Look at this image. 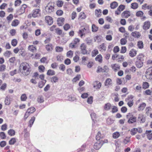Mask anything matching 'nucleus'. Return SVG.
Returning <instances> with one entry per match:
<instances>
[{"label": "nucleus", "instance_id": "1", "mask_svg": "<svg viewBox=\"0 0 152 152\" xmlns=\"http://www.w3.org/2000/svg\"><path fill=\"white\" fill-rule=\"evenodd\" d=\"M30 69V67L29 64L26 62L21 64L19 66L20 72L24 75H27L29 74Z\"/></svg>", "mask_w": 152, "mask_h": 152}, {"label": "nucleus", "instance_id": "2", "mask_svg": "<svg viewBox=\"0 0 152 152\" xmlns=\"http://www.w3.org/2000/svg\"><path fill=\"white\" fill-rule=\"evenodd\" d=\"M45 11L47 14H50L54 11V4L52 3H49L45 9Z\"/></svg>", "mask_w": 152, "mask_h": 152}, {"label": "nucleus", "instance_id": "3", "mask_svg": "<svg viewBox=\"0 0 152 152\" xmlns=\"http://www.w3.org/2000/svg\"><path fill=\"white\" fill-rule=\"evenodd\" d=\"M126 118L129 119L128 121V122L129 124H133L136 122L137 118L136 117L132 115H131L130 113L126 115Z\"/></svg>", "mask_w": 152, "mask_h": 152}, {"label": "nucleus", "instance_id": "4", "mask_svg": "<svg viewBox=\"0 0 152 152\" xmlns=\"http://www.w3.org/2000/svg\"><path fill=\"white\" fill-rule=\"evenodd\" d=\"M87 47L85 44H81L80 46V49L81 53L83 55L87 54L88 51L87 50Z\"/></svg>", "mask_w": 152, "mask_h": 152}, {"label": "nucleus", "instance_id": "5", "mask_svg": "<svg viewBox=\"0 0 152 152\" xmlns=\"http://www.w3.org/2000/svg\"><path fill=\"white\" fill-rule=\"evenodd\" d=\"M88 32V29L87 28H84L80 29L78 31V34L81 37L83 36L85 37L86 34Z\"/></svg>", "mask_w": 152, "mask_h": 152}, {"label": "nucleus", "instance_id": "6", "mask_svg": "<svg viewBox=\"0 0 152 152\" xmlns=\"http://www.w3.org/2000/svg\"><path fill=\"white\" fill-rule=\"evenodd\" d=\"M145 76L147 79H152V67L148 68L146 72Z\"/></svg>", "mask_w": 152, "mask_h": 152}, {"label": "nucleus", "instance_id": "7", "mask_svg": "<svg viewBox=\"0 0 152 152\" xmlns=\"http://www.w3.org/2000/svg\"><path fill=\"white\" fill-rule=\"evenodd\" d=\"M41 15L40 10L37 9L33 10L32 16L34 18H36L40 16Z\"/></svg>", "mask_w": 152, "mask_h": 152}, {"label": "nucleus", "instance_id": "8", "mask_svg": "<svg viewBox=\"0 0 152 152\" xmlns=\"http://www.w3.org/2000/svg\"><path fill=\"white\" fill-rule=\"evenodd\" d=\"M131 15V12L129 11L126 10L124 11L121 14L123 18H127Z\"/></svg>", "mask_w": 152, "mask_h": 152}, {"label": "nucleus", "instance_id": "9", "mask_svg": "<svg viewBox=\"0 0 152 152\" xmlns=\"http://www.w3.org/2000/svg\"><path fill=\"white\" fill-rule=\"evenodd\" d=\"M45 22L48 25H50L53 23V19L50 16H47L45 18Z\"/></svg>", "mask_w": 152, "mask_h": 152}, {"label": "nucleus", "instance_id": "10", "mask_svg": "<svg viewBox=\"0 0 152 152\" xmlns=\"http://www.w3.org/2000/svg\"><path fill=\"white\" fill-rule=\"evenodd\" d=\"M111 66L112 69L115 71L116 72L120 69V65L117 64H111Z\"/></svg>", "mask_w": 152, "mask_h": 152}, {"label": "nucleus", "instance_id": "11", "mask_svg": "<svg viewBox=\"0 0 152 152\" xmlns=\"http://www.w3.org/2000/svg\"><path fill=\"white\" fill-rule=\"evenodd\" d=\"M102 143L101 141H98L95 143L94 145V148L95 149L98 150L102 146Z\"/></svg>", "mask_w": 152, "mask_h": 152}, {"label": "nucleus", "instance_id": "12", "mask_svg": "<svg viewBox=\"0 0 152 152\" xmlns=\"http://www.w3.org/2000/svg\"><path fill=\"white\" fill-rule=\"evenodd\" d=\"M150 23L148 21H145L144 23L143 26V29L145 30H147L149 28L150 26Z\"/></svg>", "mask_w": 152, "mask_h": 152}, {"label": "nucleus", "instance_id": "13", "mask_svg": "<svg viewBox=\"0 0 152 152\" xmlns=\"http://www.w3.org/2000/svg\"><path fill=\"white\" fill-rule=\"evenodd\" d=\"M104 85L105 86H111L112 85V80L110 78H107L104 82Z\"/></svg>", "mask_w": 152, "mask_h": 152}, {"label": "nucleus", "instance_id": "14", "mask_svg": "<svg viewBox=\"0 0 152 152\" xmlns=\"http://www.w3.org/2000/svg\"><path fill=\"white\" fill-rule=\"evenodd\" d=\"M141 118V119H140V122L141 123H144L145 121V117L144 115L142 114H140L138 115V119L140 121V118Z\"/></svg>", "mask_w": 152, "mask_h": 152}, {"label": "nucleus", "instance_id": "15", "mask_svg": "<svg viewBox=\"0 0 152 152\" xmlns=\"http://www.w3.org/2000/svg\"><path fill=\"white\" fill-rule=\"evenodd\" d=\"M101 85V83L98 81H96L94 82V87L96 89H99Z\"/></svg>", "mask_w": 152, "mask_h": 152}, {"label": "nucleus", "instance_id": "16", "mask_svg": "<svg viewBox=\"0 0 152 152\" xmlns=\"http://www.w3.org/2000/svg\"><path fill=\"white\" fill-rule=\"evenodd\" d=\"M132 36L136 38H139L141 36L140 33L138 31H134L131 33Z\"/></svg>", "mask_w": 152, "mask_h": 152}, {"label": "nucleus", "instance_id": "17", "mask_svg": "<svg viewBox=\"0 0 152 152\" xmlns=\"http://www.w3.org/2000/svg\"><path fill=\"white\" fill-rule=\"evenodd\" d=\"M45 49L48 52L52 51L53 49L52 45L50 43L47 45L45 46Z\"/></svg>", "mask_w": 152, "mask_h": 152}, {"label": "nucleus", "instance_id": "18", "mask_svg": "<svg viewBox=\"0 0 152 152\" xmlns=\"http://www.w3.org/2000/svg\"><path fill=\"white\" fill-rule=\"evenodd\" d=\"M64 19L62 17L58 18L57 20V23L59 26H61L64 24Z\"/></svg>", "mask_w": 152, "mask_h": 152}, {"label": "nucleus", "instance_id": "19", "mask_svg": "<svg viewBox=\"0 0 152 152\" xmlns=\"http://www.w3.org/2000/svg\"><path fill=\"white\" fill-rule=\"evenodd\" d=\"M137 54V51L134 49L131 50L129 52V55L132 57H133L135 56Z\"/></svg>", "mask_w": 152, "mask_h": 152}, {"label": "nucleus", "instance_id": "20", "mask_svg": "<svg viewBox=\"0 0 152 152\" xmlns=\"http://www.w3.org/2000/svg\"><path fill=\"white\" fill-rule=\"evenodd\" d=\"M11 98L9 96H7L5 99L4 101L5 104L6 105H9L10 103Z\"/></svg>", "mask_w": 152, "mask_h": 152}, {"label": "nucleus", "instance_id": "21", "mask_svg": "<svg viewBox=\"0 0 152 152\" xmlns=\"http://www.w3.org/2000/svg\"><path fill=\"white\" fill-rule=\"evenodd\" d=\"M28 49L29 51L32 52H34L37 50L36 47L33 45H29L28 47Z\"/></svg>", "mask_w": 152, "mask_h": 152}, {"label": "nucleus", "instance_id": "22", "mask_svg": "<svg viewBox=\"0 0 152 152\" xmlns=\"http://www.w3.org/2000/svg\"><path fill=\"white\" fill-rule=\"evenodd\" d=\"M100 50L102 52H104L106 50V47L104 43H102L99 47Z\"/></svg>", "mask_w": 152, "mask_h": 152}, {"label": "nucleus", "instance_id": "23", "mask_svg": "<svg viewBox=\"0 0 152 152\" xmlns=\"http://www.w3.org/2000/svg\"><path fill=\"white\" fill-rule=\"evenodd\" d=\"M146 106V104L145 103H142L140 104L138 107V110H142L145 108Z\"/></svg>", "mask_w": 152, "mask_h": 152}, {"label": "nucleus", "instance_id": "24", "mask_svg": "<svg viewBox=\"0 0 152 152\" xmlns=\"http://www.w3.org/2000/svg\"><path fill=\"white\" fill-rule=\"evenodd\" d=\"M143 63V62L142 61L137 60L136 62V65L137 67L138 68H140L142 66Z\"/></svg>", "mask_w": 152, "mask_h": 152}, {"label": "nucleus", "instance_id": "25", "mask_svg": "<svg viewBox=\"0 0 152 152\" xmlns=\"http://www.w3.org/2000/svg\"><path fill=\"white\" fill-rule=\"evenodd\" d=\"M152 7L150 5H148L147 4H145L142 6V8L144 10H149Z\"/></svg>", "mask_w": 152, "mask_h": 152}, {"label": "nucleus", "instance_id": "26", "mask_svg": "<svg viewBox=\"0 0 152 152\" xmlns=\"http://www.w3.org/2000/svg\"><path fill=\"white\" fill-rule=\"evenodd\" d=\"M19 21L17 19H15L12 22L11 25L13 26H16L19 23Z\"/></svg>", "mask_w": 152, "mask_h": 152}, {"label": "nucleus", "instance_id": "27", "mask_svg": "<svg viewBox=\"0 0 152 152\" xmlns=\"http://www.w3.org/2000/svg\"><path fill=\"white\" fill-rule=\"evenodd\" d=\"M95 60L96 61L101 63L102 61V57L101 54L98 55L95 58Z\"/></svg>", "mask_w": 152, "mask_h": 152}, {"label": "nucleus", "instance_id": "28", "mask_svg": "<svg viewBox=\"0 0 152 152\" xmlns=\"http://www.w3.org/2000/svg\"><path fill=\"white\" fill-rule=\"evenodd\" d=\"M118 6V3L116 1H113L110 4V7L111 9H114Z\"/></svg>", "mask_w": 152, "mask_h": 152}, {"label": "nucleus", "instance_id": "29", "mask_svg": "<svg viewBox=\"0 0 152 152\" xmlns=\"http://www.w3.org/2000/svg\"><path fill=\"white\" fill-rule=\"evenodd\" d=\"M112 107V105L110 103L106 104L104 107V109L105 110H109Z\"/></svg>", "mask_w": 152, "mask_h": 152}, {"label": "nucleus", "instance_id": "30", "mask_svg": "<svg viewBox=\"0 0 152 152\" xmlns=\"http://www.w3.org/2000/svg\"><path fill=\"white\" fill-rule=\"evenodd\" d=\"M138 7V4L136 2L132 3L131 4V8L133 9H136Z\"/></svg>", "mask_w": 152, "mask_h": 152}, {"label": "nucleus", "instance_id": "31", "mask_svg": "<svg viewBox=\"0 0 152 152\" xmlns=\"http://www.w3.org/2000/svg\"><path fill=\"white\" fill-rule=\"evenodd\" d=\"M46 81L45 80H43L42 81L39 82L38 83V87L40 88H42L45 84Z\"/></svg>", "mask_w": 152, "mask_h": 152}, {"label": "nucleus", "instance_id": "32", "mask_svg": "<svg viewBox=\"0 0 152 152\" xmlns=\"http://www.w3.org/2000/svg\"><path fill=\"white\" fill-rule=\"evenodd\" d=\"M8 134L11 136H13L15 134V131L13 129H10L8 131Z\"/></svg>", "mask_w": 152, "mask_h": 152}, {"label": "nucleus", "instance_id": "33", "mask_svg": "<svg viewBox=\"0 0 152 152\" xmlns=\"http://www.w3.org/2000/svg\"><path fill=\"white\" fill-rule=\"evenodd\" d=\"M144 58V56L142 54H140L137 56V60L143 62Z\"/></svg>", "mask_w": 152, "mask_h": 152}, {"label": "nucleus", "instance_id": "34", "mask_svg": "<svg viewBox=\"0 0 152 152\" xmlns=\"http://www.w3.org/2000/svg\"><path fill=\"white\" fill-rule=\"evenodd\" d=\"M86 18V16L85 13L83 12H81L80 13L79 18L80 19H83Z\"/></svg>", "mask_w": 152, "mask_h": 152}, {"label": "nucleus", "instance_id": "35", "mask_svg": "<svg viewBox=\"0 0 152 152\" xmlns=\"http://www.w3.org/2000/svg\"><path fill=\"white\" fill-rule=\"evenodd\" d=\"M58 78L56 76H53L51 78V81L53 83H56L58 81Z\"/></svg>", "mask_w": 152, "mask_h": 152}, {"label": "nucleus", "instance_id": "36", "mask_svg": "<svg viewBox=\"0 0 152 152\" xmlns=\"http://www.w3.org/2000/svg\"><path fill=\"white\" fill-rule=\"evenodd\" d=\"M101 10L99 9L95 10V15L97 17H99L101 15Z\"/></svg>", "mask_w": 152, "mask_h": 152}, {"label": "nucleus", "instance_id": "37", "mask_svg": "<svg viewBox=\"0 0 152 152\" xmlns=\"http://www.w3.org/2000/svg\"><path fill=\"white\" fill-rule=\"evenodd\" d=\"M35 117H33L31 118V119L29 121V125L28 126L30 127H31L32 126L35 120Z\"/></svg>", "mask_w": 152, "mask_h": 152}, {"label": "nucleus", "instance_id": "38", "mask_svg": "<svg viewBox=\"0 0 152 152\" xmlns=\"http://www.w3.org/2000/svg\"><path fill=\"white\" fill-rule=\"evenodd\" d=\"M120 136V134L118 132H115L113 134V137L114 139H116Z\"/></svg>", "mask_w": 152, "mask_h": 152}, {"label": "nucleus", "instance_id": "39", "mask_svg": "<svg viewBox=\"0 0 152 152\" xmlns=\"http://www.w3.org/2000/svg\"><path fill=\"white\" fill-rule=\"evenodd\" d=\"M44 99L42 96H39L37 99V102L38 103H42L44 102Z\"/></svg>", "mask_w": 152, "mask_h": 152}, {"label": "nucleus", "instance_id": "40", "mask_svg": "<svg viewBox=\"0 0 152 152\" xmlns=\"http://www.w3.org/2000/svg\"><path fill=\"white\" fill-rule=\"evenodd\" d=\"M55 71L51 69L49 70L47 72V75H55Z\"/></svg>", "mask_w": 152, "mask_h": 152}, {"label": "nucleus", "instance_id": "41", "mask_svg": "<svg viewBox=\"0 0 152 152\" xmlns=\"http://www.w3.org/2000/svg\"><path fill=\"white\" fill-rule=\"evenodd\" d=\"M125 8V6L124 5L121 4L118 7L117 9L121 12L124 10Z\"/></svg>", "mask_w": 152, "mask_h": 152}, {"label": "nucleus", "instance_id": "42", "mask_svg": "<svg viewBox=\"0 0 152 152\" xmlns=\"http://www.w3.org/2000/svg\"><path fill=\"white\" fill-rule=\"evenodd\" d=\"M35 111V108L34 107H31L28 109L27 111L30 114L34 113Z\"/></svg>", "mask_w": 152, "mask_h": 152}, {"label": "nucleus", "instance_id": "43", "mask_svg": "<svg viewBox=\"0 0 152 152\" xmlns=\"http://www.w3.org/2000/svg\"><path fill=\"white\" fill-rule=\"evenodd\" d=\"M148 83L147 82H144L142 84V88L144 89H146L149 87Z\"/></svg>", "mask_w": 152, "mask_h": 152}, {"label": "nucleus", "instance_id": "44", "mask_svg": "<svg viewBox=\"0 0 152 152\" xmlns=\"http://www.w3.org/2000/svg\"><path fill=\"white\" fill-rule=\"evenodd\" d=\"M73 53L71 50H69L66 53V56L67 57L69 58H71L73 55Z\"/></svg>", "mask_w": 152, "mask_h": 152}, {"label": "nucleus", "instance_id": "45", "mask_svg": "<svg viewBox=\"0 0 152 152\" xmlns=\"http://www.w3.org/2000/svg\"><path fill=\"white\" fill-rule=\"evenodd\" d=\"M137 45L138 48L140 49H142L143 47V43L142 41H139Z\"/></svg>", "mask_w": 152, "mask_h": 152}, {"label": "nucleus", "instance_id": "46", "mask_svg": "<svg viewBox=\"0 0 152 152\" xmlns=\"http://www.w3.org/2000/svg\"><path fill=\"white\" fill-rule=\"evenodd\" d=\"M99 53L98 50L96 49L93 50L91 53V55L92 57L95 56Z\"/></svg>", "mask_w": 152, "mask_h": 152}, {"label": "nucleus", "instance_id": "47", "mask_svg": "<svg viewBox=\"0 0 152 152\" xmlns=\"http://www.w3.org/2000/svg\"><path fill=\"white\" fill-rule=\"evenodd\" d=\"M142 88L140 85H138L136 86L135 88V90L137 92H140Z\"/></svg>", "mask_w": 152, "mask_h": 152}, {"label": "nucleus", "instance_id": "48", "mask_svg": "<svg viewBox=\"0 0 152 152\" xmlns=\"http://www.w3.org/2000/svg\"><path fill=\"white\" fill-rule=\"evenodd\" d=\"M56 51L57 52H61L62 51L63 48L62 47L59 46H57L55 48Z\"/></svg>", "mask_w": 152, "mask_h": 152}, {"label": "nucleus", "instance_id": "49", "mask_svg": "<svg viewBox=\"0 0 152 152\" xmlns=\"http://www.w3.org/2000/svg\"><path fill=\"white\" fill-rule=\"evenodd\" d=\"M27 99V97L25 94H22L20 97L21 100L22 101H25Z\"/></svg>", "mask_w": 152, "mask_h": 152}, {"label": "nucleus", "instance_id": "50", "mask_svg": "<svg viewBox=\"0 0 152 152\" xmlns=\"http://www.w3.org/2000/svg\"><path fill=\"white\" fill-rule=\"evenodd\" d=\"M107 123L108 124H111L113 123L114 120L110 118H108L107 120Z\"/></svg>", "mask_w": 152, "mask_h": 152}, {"label": "nucleus", "instance_id": "51", "mask_svg": "<svg viewBox=\"0 0 152 152\" xmlns=\"http://www.w3.org/2000/svg\"><path fill=\"white\" fill-rule=\"evenodd\" d=\"M143 12L141 11L137 12L136 14V15L137 17H141L143 15Z\"/></svg>", "mask_w": 152, "mask_h": 152}, {"label": "nucleus", "instance_id": "52", "mask_svg": "<svg viewBox=\"0 0 152 152\" xmlns=\"http://www.w3.org/2000/svg\"><path fill=\"white\" fill-rule=\"evenodd\" d=\"M16 140L15 138H12L9 141V143L10 145H13L16 142Z\"/></svg>", "mask_w": 152, "mask_h": 152}, {"label": "nucleus", "instance_id": "53", "mask_svg": "<svg viewBox=\"0 0 152 152\" xmlns=\"http://www.w3.org/2000/svg\"><path fill=\"white\" fill-rule=\"evenodd\" d=\"M92 30L93 32H96L98 30V28L94 24H93L92 26Z\"/></svg>", "mask_w": 152, "mask_h": 152}, {"label": "nucleus", "instance_id": "54", "mask_svg": "<svg viewBox=\"0 0 152 152\" xmlns=\"http://www.w3.org/2000/svg\"><path fill=\"white\" fill-rule=\"evenodd\" d=\"M11 53V52L10 51H7L4 54V56L8 57L10 56Z\"/></svg>", "mask_w": 152, "mask_h": 152}, {"label": "nucleus", "instance_id": "55", "mask_svg": "<svg viewBox=\"0 0 152 152\" xmlns=\"http://www.w3.org/2000/svg\"><path fill=\"white\" fill-rule=\"evenodd\" d=\"M27 5L26 4H24L23 5L21 8V10H22L20 14H22L25 12V9L27 7Z\"/></svg>", "mask_w": 152, "mask_h": 152}, {"label": "nucleus", "instance_id": "56", "mask_svg": "<svg viewBox=\"0 0 152 152\" xmlns=\"http://www.w3.org/2000/svg\"><path fill=\"white\" fill-rule=\"evenodd\" d=\"M80 77V75H78L76 77H75L72 80V81L74 82H75L77 80H79Z\"/></svg>", "mask_w": 152, "mask_h": 152}, {"label": "nucleus", "instance_id": "57", "mask_svg": "<svg viewBox=\"0 0 152 152\" xmlns=\"http://www.w3.org/2000/svg\"><path fill=\"white\" fill-rule=\"evenodd\" d=\"M127 40L126 39L122 38L120 40V43L122 45H124L126 44Z\"/></svg>", "mask_w": 152, "mask_h": 152}, {"label": "nucleus", "instance_id": "58", "mask_svg": "<svg viewBox=\"0 0 152 152\" xmlns=\"http://www.w3.org/2000/svg\"><path fill=\"white\" fill-rule=\"evenodd\" d=\"M56 58L57 61H61L63 60V56L61 55H59L57 56Z\"/></svg>", "mask_w": 152, "mask_h": 152}, {"label": "nucleus", "instance_id": "59", "mask_svg": "<svg viewBox=\"0 0 152 152\" xmlns=\"http://www.w3.org/2000/svg\"><path fill=\"white\" fill-rule=\"evenodd\" d=\"M21 3V1L20 0H16L15 1V6H19Z\"/></svg>", "mask_w": 152, "mask_h": 152}, {"label": "nucleus", "instance_id": "60", "mask_svg": "<svg viewBox=\"0 0 152 152\" xmlns=\"http://www.w3.org/2000/svg\"><path fill=\"white\" fill-rule=\"evenodd\" d=\"M136 133V128H133L131 129L130 131V134L132 135H134Z\"/></svg>", "mask_w": 152, "mask_h": 152}, {"label": "nucleus", "instance_id": "61", "mask_svg": "<svg viewBox=\"0 0 152 152\" xmlns=\"http://www.w3.org/2000/svg\"><path fill=\"white\" fill-rule=\"evenodd\" d=\"M56 4L58 7H61L63 5V2L61 1H58L57 2Z\"/></svg>", "mask_w": 152, "mask_h": 152}, {"label": "nucleus", "instance_id": "62", "mask_svg": "<svg viewBox=\"0 0 152 152\" xmlns=\"http://www.w3.org/2000/svg\"><path fill=\"white\" fill-rule=\"evenodd\" d=\"M56 33L58 35H61L62 33V31L59 28H56Z\"/></svg>", "mask_w": 152, "mask_h": 152}, {"label": "nucleus", "instance_id": "63", "mask_svg": "<svg viewBox=\"0 0 152 152\" xmlns=\"http://www.w3.org/2000/svg\"><path fill=\"white\" fill-rule=\"evenodd\" d=\"M17 44V41L16 39H13L11 42L12 45L13 46H15Z\"/></svg>", "mask_w": 152, "mask_h": 152}, {"label": "nucleus", "instance_id": "64", "mask_svg": "<svg viewBox=\"0 0 152 152\" xmlns=\"http://www.w3.org/2000/svg\"><path fill=\"white\" fill-rule=\"evenodd\" d=\"M0 137L2 139H4L6 138V136L4 132H2L0 133Z\"/></svg>", "mask_w": 152, "mask_h": 152}]
</instances>
